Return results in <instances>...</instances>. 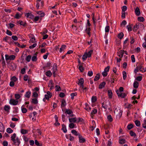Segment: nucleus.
Listing matches in <instances>:
<instances>
[{
  "label": "nucleus",
  "mask_w": 146,
  "mask_h": 146,
  "mask_svg": "<svg viewBox=\"0 0 146 146\" xmlns=\"http://www.w3.org/2000/svg\"><path fill=\"white\" fill-rule=\"evenodd\" d=\"M124 36L123 34V33L121 32L118 34V37L120 39H121L123 38Z\"/></svg>",
  "instance_id": "nucleus-27"
},
{
  "label": "nucleus",
  "mask_w": 146,
  "mask_h": 146,
  "mask_svg": "<svg viewBox=\"0 0 146 146\" xmlns=\"http://www.w3.org/2000/svg\"><path fill=\"white\" fill-rule=\"evenodd\" d=\"M139 70L142 72L144 71L143 69L142 68V67L141 66L137 67L135 69L134 72L135 73H136Z\"/></svg>",
  "instance_id": "nucleus-3"
},
{
  "label": "nucleus",
  "mask_w": 146,
  "mask_h": 146,
  "mask_svg": "<svg viewBox=\"0 0 146 146\" xmlns=\"http://www.w3.org/2000/svg\"><path fill=\"white\" fill-rule=\"evenodd\" d=\"M48 86L50 87V90H51L54 88V85L53 82L52 80H50L49 81Z\"/></svg>",
  "instance_id": "nucleus-6"
},
{
  "label": "nucleus",
  "mask_w": 146,
  "mask_h": 146,
  "mask_svg": "<svg viewBox=\"0 0 146 146\" xmlns=\"http://www.w3.org/2000/svg\"><path fill=\"white\" fill-rule=\"evenodd\" d=\"M31 95V92L30 91H28L26 93L25 95V96L27 98H29Z\"/></svg>",
  "instance_id": "nucleus-14"
},
{
  "label": "nucleus",
  "mask_w": 146,
  "mask_h": 146,
  "mask_svg": "<svg viewBox=\"0 0 146 146\" xmlns=\"http://www.w3.org/2000/svg\"><path fill=\"white\" fill-rule=\"evenodd\" d=\"M123 80H125L126 77V72L125 71H124L123 72Z\"/></svg>",
  "instance_id": "nucleus-40"
},
{
  "label": "nucleus",
  "mask_w": 146,
  "mask_h": 146,
  "mask_svg": "<svg viewBox=\"0 0 146 146\" xmlns=\"http://www.w3.org/2000/svg\"><path fill=\"white\" fill-rule=\"evenodd\" d=\"M16 136V135L15 133L13 134L12 135L11 137V139L12 141H14L15 139V138Z\"/></svg>",
  "instance_id": "nucleus-29"
},
{
  "label": "nucleus",
  "mask_w": 146,
  "mask_h": 146,
  "mask_svg": "<svg viewBox=\"0 0 146 146\" xmlns=\"http://www.w3.org/2000/svg\"><path fill=\"white\" fill-rule=\"evenodd\" d=\"M18 103V101L17 100H14L13 99H11L9 101V103L10 104L16 105Z\"/></svg>",
  "instance_id": "nucleus-2"
},
{
  "label": "nucleus",
  "mask_w": 146,
  "mask_h": 146,
  "mask_svg": "<svg viewBox=\"0 0 146 146\" xmlns=\"http://www.w3.org/2000/svg\"><path fill=\"white\" fill-rule=\"evenodd\" d=\"M66 105V102L65 100H62V101L61 104V107H63L65 106Z\"/></svg>",
  "instance_id": "nucleus-21"
},
{
  "label": "nucleus",
  "mask_w": 146,
  "mask_h": 146,
  "mask_svg": "<svg viewBox=\"0 0 146 146\" xmlns=\"http://www.w3.org/2000/svg\"><path fill=\"white\" fill-rule=\"evenodd\" d=\"M69 122L70 123L74 122L76 123L77 121V118L76 117H73L70 118L69 119Z\"/></svg>",
  "instance_id": "nucleus-8"
},
{
  "label": "nucleus",
  "mask_w": 146,
  "mask_h": 146,
  "mask_svg": "<svg viewBox=\"0 0 146 146\" xmlns=\"http://www.w3.org/2000/svg\"><path fill=\"white\" fill-rule=\"evenodd\" d=\"M126 142V141L124 139H121L120 137H119V143L121 144L125 143Z\"/></svg>",
  "instance_id": "nucleus-15"
},
{
  "label": "nucleus",
  "mask_w": 146,
  "mask_h": 146,
  "mask_svg": "<svg viewBox=\"0 0 146 146\" xmlns=\"http://www.w3.org/2000/svg\"><path fill=\"white\" fill-rule=\"evenodd\" d=\"M131 59L132 62H135V58L134 56L133 55H132L131 56Z\"/></svg>",
  "instance_id": "nucleus-54"
},
{
  "label": "nucleus",
  "mask_w": 146,
  "mask_h": 146,
  "mask_svg": "<svg viewBox=\"0 0 146 146\" xmlns=\"http://www.w3.org/2000/svg\"><path fill=\"white\" fill-rule=\"evenodd\" d=\"M129 133L130 135L132 136H135L136 135L135 133L132 131H130Z\"/></svg>",
  "instance_id": "nucleus-48"
},
{
  "label": "nucleus",
  "mask_w": 146,
  "mask_h": 146,
  "mask_svg": "<svg viewBox=\"0 0 146 146\" xmlns=\"http://www.w3.org/2000/svg\"><path fill=\"white\" fill-rule=\"evenodd\" d=\"M13 141L14 142V144L16 146H19L21 143L20 139L18 137H17L16 139Z\"/></svg>",
  "instance_id": "nucleus-1"
},
{
  "label": "nucleus",
  "mask_w": 146,
  "mask_h": 146,
  "mask_svg": "<svg viewBox=\"0 0 146 146\" xmlns=\"http://www.w3.org/2000/svg\"><path fill=\"white\" fill-rule=\"evenodd\" d=\"M106 84V83L105 82H103L101 83L99 85V88L100 89L102 88H103L104 87Z\"/></svg>",
  "instance_id": "nucleus-9"
},
{
  "label": "nucleus",
  "mask_w": 146,
  "mask_h": 146,
  "mask_svg": "<svg viewBox=\"0 0 146 146\" xmlns=\"http://www.w3.org/2000/svg\"><path fill=\"white\" fill-rule=\"evenodd\" d=\"M79 142L80 143H83L86 142L85 139L81 135H79L78 137Z\"/></svg>",
  "instance_id": "nucleus-5"
},
{
  "label": "nucleus",
  "mask_w": 146,
  "mask_h": 146,
  "mask_svg": "<svg viewBox=\"0 0 146 146\" xmlns=\"http://www.w3.org/2000/svg\"><path fill=\"white\" fill-rule=\"evenodd\" d=\"M17 79L16 78L15 76H13L11 79V80L13 82H15L17 81Z\"/></svg>",
  "instance_id": "nucleus-59"
},
{
  "label": "nucleus",
  "mask_w": 146,
  "mask_h": 146,
  "mask_svg": "<svg viewBox=\"0 0 146 146\" xmlns=\"http://www.w3.org/2000/svg\"><path fill=\"white\" fill-rule=\"evenodd\" d=\"M35 37L31 38L29 41V42L33 43L35 42Z\"/></svg>",
  "instance_id": "nucleus-49"
},
{
  "label": "nucleus",
  "mask_w": 146,
  "mask_h": 146,
  "mask_svg": "<svg viewBox=\"0 0 146 146\" xmlns=\"http://www.w3.org/2000/svg\"><path fill=\"white\" fill-rule=\"evenodd\" d=\"M108 94L109 96V97L110 98H111L112 97V92L111 90H109L108 91Z\"/></svg>",
  "instance_id": "nucleus-24"
},
{
  "label": "nucleus",
  "mask_w": 146,
  "mask_h": 146,
  "mask_svg": "<svg viewBox=\"0 0 146 146\" xmlns=\"http://www.w3.org/2000/svg\"><path fill=\"white\" fill-rule=\"evenodd\" d=\"M142 79V77L141 76H139L137 77L136 79L138 81H141Z\"/></svg>",
  "instance_id": "nucleus-62"
},
{
  "label": "nucleus",
  "mask_w": 146,
  "mask_h": 146,
  "mask_svg": "<svg viewBox=\"0 0 146 146\" xmlns=\"http://www.w3.org/2000/svg\"><path fill=\"white\" fill-rule=\"evenodd\" d=\"M56 88V91H60L61 90L60 87L58 85H56L55 86Z\"/></svg>",
  "instance_id": "nucleus-37"
},
{
  "label": "nucleus",
  "mask_w": 146,
  "mask_h": 146,
  "mask_svg": "<svg viewBox=\"0 0 146 146\" xmlns=\"http://www.w3.org/2000/svg\"><path fill=\"white\" fill-rule=\"evenodd\" d=\"M124 52L125 51L124 50H121L117 52V54L120 58H122L123 56Z\"/></svg>",
  "instance_id": "nucleus-4"
},
{
  "label": "nucleus",
  "mask_w": 146,
  "mask_h": 146,
  "mask_svg": "<svg viewBox=\"0 0 146 146\" xmlns=\"http://www.w3.org/2000/svg\"><path fill=\"white\" fill-rule=\"evenodd\" d=\"M21 132L22 134H25L28 133V131L26 129H22L21 130Z\"/></svg>",
  "instance_id": "nucleus-25"
},
{
  "label": "nucleus",
  "mask_w": 146,
  "mask_h": 146,
  "mask_svg": "<svg viewBox=\"0 0 146 146\" xmlns=\"http://www.w3.org/2000/svg\"><path fill=\"white\" fill-rule=\"evenodd\" d=\"M108 119L109 121L110 122H111L113 121V119L111 115H109L108 116Z\"/></svg>",
  "instance_id": "nucleus-50"
},
{
  "label": "nucleus",
  "mask_w": 146,
  "mask_h": 146,
  "mask_svg": "<svg viewBox=\"0 0 146 146\" xmlns=\"http://www.w3.org/2000/svg\"><path fill=\"white\" fill-rule=\"evenodd\" d=\"M93 74V72L92 71H90L88 72V75L89 76H91Z\"/></svg>",
  "instance_id": "nucleus-53"
},
{
  "label": "nucleus",
  "mask_w": 146,
  "mask_h": 146,
  "mask_svg": "<svg viewBox=\"0 0 146 146\" xmlns=\"http://www.w3.org/2000/svg\"><path fill=\"white\" fill-rule=\"evenodd\" d=\"M97 100V98L96 96H93L92 98V102H95Z\"/></svg>",
  "instance_id": "nucleus-38"
},
{
  "label": "nucleus",
  "mask_w": 146,
  "mask_h": 146,
  "mask_svg": "<svg viewBox=\"0 0 146 146\" xmlns=\"http://www.w3.org/2000/svg\"><path fill=\"white\" fill-rule=\"evenodd\" d=\"M37 60L36 56H33L32 58V60L33 61H36Z\"/></svg>",
  "instance_id": "nucleus-47"
},
{
  "label": "nucleus",
  "mask_w": 146,
  "mask_h": 146,
  "mask_svg": "<svg viewBox=\"0 0 146 146\" xmlns=\"http://www.w3.org/2000/svg\"><path fill=\"white\" fill-rule=\"evenodd\" d=\"M71 133L74 135L76 136H78L80 135L79 133H78L76 130L73 129L71 131Z\"/></svg>",
  "instance_id": "nucleus-10"
},
{
  "label": "nucleus",
  "mask_w": 146,
  "mask_h": 146,
  "mask_svg": "<svg viewBox=\"0 0 146 146\" xmlns=\"http://www.w3.org/2000/svg\"><path fill=\"white\" fill-rule=\"evenodd\" d=\"M45 74L46 76L50 77L52 75V73L50 71H48L46 72Z\"/></svg>",
  "instance_id": "nucleus-32"
},
{
  "label": "nucleus",
  "mask_w": 146,
  "mask_h": 146,
  "mask_svg": "<svg viewBox=\"0 0 146 146\" xmlns=\"http://www.w3.org/2000/svg\"><path fill=\"white\" fill-rule=\"evenodd\" d=\"M105 32H106L108 33L109 32V27L108 26H107L105 28Z\"/></svg>",
  "instance_id": "nucleus-61"
},
{
  "label": "nucleus",
  "mask_w": 146,
  "mask_h": 146,
  "mask_svg": "<svg viewBox=\"0 0 146 146\" xmlns=\"http://www.w3.org/2000/svg\"><path fill=\"white\" fill-rule=\"evenodd\" d=\"M3 146H7L8 144V142L6 141H4L3 142Z\"/></svg>",
  "instance_id": "nucleus-64"
},
{
  "label": "nucleus",
  "mask_w": 146,
  "mask_h": 146,
  "mask_svg": "<svg viewBox=\"0 0 146 146\" xmlns=\"http://www.w3.org/2000/svg\"><path fill=\"white\" fill-rule=\"evenodd\" d=\"M25 16L27 18H29L31 19H33L34 17L33 15L29 13H27L25 15Z\"/></svg>",
  "instance_id": "nucleus-12"
},
{
  "label": "nucleus",
  "mask_w": 146,
  "mask_h": 146,
  "mask_svg": "<svg viewBox=\"0 0 146 146\" xmlns=\"http://www.w3.org/2000/svg\"><path fill=\"white\" fill-rule=\"evenodd\" d=\"M12 38L15 40H18V37L15 36H12Z\"/></svg>",
  "instance_id": "nucleus-63"
},
{
  "label": "nucleus",
  "mask_w": 146,
  "mask_h": 146,
  "mask_svg": "<svg viewBox=\"0 0 146 146\" xmlns=\"http://www.w3.org/2000/svg\"><path fill=\"white\" fill-rule=\"evenodd\" d=\"M93 52V50H90L88 52H87V54L88 55V57H91V54Z\"/></svg>",
  "instance_id": "nucleus-28"
},
{
  "label": "nucleus",
  "mask_w": 146,
  "mask_h": 146,
  "mask_svg": "<svg viewBox=\"0 0 146 146\" xmlns=\"http://www.w3.org/2000/svg\"><path fill=\"white\" fill-rule=\"evenodd\" d=\"M136 125L137 126H139L140 125V122L139 121L136 120L135 121Z\"/></svg>",
  "instance_id": "nucleus-36"
},
{
  "label": "nucleus",
  "mask_w": 146,
  "mask_h": 146,
  "mask_svg": "<svg viewBox=\"0 0 146 146\" xmlns=\"http://www.w3.org/2000/svg\"><path fill=\"white\" fill-rule=\"evenodd\" d=\"M9 58L10 60H14L15 58V56L14 55H11L9 56Z\"/></svg>",
  "instance_id": "nucleus-44"
},
{
  "label": "nucleus",
  "mask_w": 146,
  "mask_h": 146,
  "mask_svg": "<svg viewBox=\"0 0 146 146\" xmlns=\"http://www.w3.org/2000/svg\"><path fill=\"white\" fill-rule=\"evenodd\" d=\"M36 46V43H34L33 44L30 46H29V48L30 49L33 48H34Z\"/></svg>",
  "instance_id": "nucleus-55"
},
{
  "label": "nucleus",
  "mask_w": 146,
  "mask_h": 146,
  "mask_svg": "<svg viewBox=\"0 0 146 146\" xmlns=\"http://www.w3.org/2000/svg\"><path fill=\"white\" fill-rule=\"evenodd\" d=\"M79 81L78 82V84H84V80L83 78H81L80 79H79Z\"/></svg>",
  "instance_id": "nucleus-30"
},
{
  "label": "nucleus",
  "mask_w": 146,
  "mask_h": 146,
  "mask_svg": "<svg viewBox=\"0 0 146 146\" xmlns=\"http://www.w3.org/2000/svg\"><path fill=\"white\" fill-rule=\"evenodd\" d=\"M79 69L80 70V72H83L84 70V68L82 65H80L79 66Z\"/></svg>",
  "instance_id": "nucleus-58"
},
{
  "label": "nucleus",
  "mask_w": 146,
  "mask_h": 146,
  "mask_svg": "<svg viewBox=\"0 0 146 146\" xmlns=\"http://www.w3.org/2000/svg\"><path fill=\"white\" fill-rule=\"evenodd\" d=\"M77 95V94L76 92L72 93L71 94V99H73L74 98V97L75 96H76Z\"/></svg>",
  "instance_id": "nucleus-41"
},
{
  "label": "nucleus",
  "mask_w": 146,
  "mask_h": 146,
  "mask_svg": "<svg viewBox=\"0 0 146 146\" xmlns=\"http://www.w3.org/2000/svg\"><path fill=\"white\" fill-rule=\"evenodd\" d=\"M21 17V15H20L18 13H17L15 16V18L17 19H19Z\"/></svg>",
  "instance_id": "nucleus-46"
},
{
  "label": "nucleus",
  "mask_w": 146,
  "mask_h": 146,
  "mask_svg": "<svg viewBox=\"0 0 146 146\" xmlns=\"http://www.w3.org/2000/svg\"><path fill=\"white\" fill-rule=\"evenodd\" d=\"M135 12L136 15L137 16H139L140 15V9L139 8H138V7L136 8L135 10Z\"/></svg>",
  "instance_id": "nucleus-13"
},
{
  "label": "nucleus",
  "mask_w": 146,
  "mask_h": 146,
  "mask_svg": "<svg viewBox=\"0 0 146 146\" xmlns=\"http://www.w3.org/2000/svg\"><path fill=\"white\" fill-rule=\"evenodd\" d=\"M139 83L137 81H135L133 83V87L135 88H137L139 86Z\"/></svg>",
  "instance_id": "nucleus-17"
},
{
  "label": "nucleus",
  "mask_w": 146,
  "mask_h": 146,
  "mask_svg": "<svg viewBox=\"0 0 146 146\" xmlns=\"http://www.w3.org/2000/svg\"><path fill=\"white\" fill-rule=\"evenodd\" d=\"M127 9V7L126 6H123L122 7V11L123 12H124L126 11Z\"/></svg>",
  "instance_id": "nucleus-60"
},
{
  "label": "nucleus",
  "mask_w": 146,
  "mask_h": 146,
  "mask_svg": "<svg viewBox=\"0 0 146 146\" xmlns=\"http://www.w3.org/2000/svg\"><path fill=\"white\" fill-rule=\"evenodd\" d=\"M127 22L125 20H123L122 21V22L121 24V26L123 25L124 26V27L125 26V25L126 24Z\"/></svg>",
  "instance_id": "nucleus-56"
},
{
  "label": "nucleus",
  "mask_w": 146,
  "mask_h": 146,
  "mask_svg": "<svg viewBox=\"0 0 146 146\" xmlns=\"http://www.w3.org/2000/svg\"><path fill=\"white\" fill-rule=\"evenodd\" d=\"M53 71H52V73L54 74H55V72L57 70V64L56 63H54V64L53 65Z\"/></svg>",
  "instance_id": "nucleus-7"
},
{
  "label": "nucleus",
  "mask_w": 146,
  "mask_h": 146,
  "mask_svg": "<svg viewBox=\"0 0 146 146\" xmlns=\"http://www.w3.org/2000/svg\"><path fill=\"white\" fill-rule=\"evenodd\" d=\"M97 112V110L96 109H94V110H93L91 112V116L92 117V115L96 113Z\"/></svg>",
  "instance_id": "nucleus-45"
},
{
  "label": "nucleus",
  "mask_w": 146,
  "mask_h": 146,
  "mask_svg": "<svg viewBox=\"0 0 146 146\" xmlns=\"http://www.w3.org/2000/svg\"><path fill=\"white\" fill-rule=\"evenodd\" d=\"M88 57L87 54V52H86L84 53V54L82 56V59L83 60V61H85L86 60L87 58Z\"/></svg>",
  "instance_id": "nucleus-19"
},
{
  "label": "nucleus",
  "mask_w": 146,
  "mask_h": 146,
  "mask_svg": "<svg viewBox=\"0 0 146 146\" xmlns=\"http://www.w3.org/2000/svg\"><path fill=\"white\" fill-rule=\"evenodd\" d=\"M31 102L35 104H38V101L36 98L33 99Z\"/></svg>",
  "instance_id": "nucleus-20"
},
{
  "label": "nucleus",
  "mask_w": 146,
  "mask_h": 146,
  "mask_svg": "<svg viewBox=\"0 0 146 146\" xmlns=\"http://www.w3.org/2000/svg\"><path fill=\"white\" fill-rule=\"evenodd\" d=\"M69 127L73 129L74 127V124L73 123H71L69 124Z\"/></svg>",
  "instance_id": "nucleus-52"
},
{
  "label": "nucleus",
  "mask_w": 146,
  "mask_h": 146,
  "mask_svg": "<svg viewBox=\"0 0 146 146\" xmlns=\"http://www.w3.org/2000/svg\"><path fill=\"white\" fill-rule=\"evenodd\" d=\"M116 92L118 97H120V96H121V92L118 90H117L116 91Z\"/></svg>",
  "instance_id": "nucleus-57"
},
{
  "label": "nucleus",
  "mask_w": 146,
  "mask_h": 146,
  "mask_svg": "<svg viewBox=\"0 0 146 146\" xmlns=\"http://www.w3.org/2000/svg\"><path fill=\"white\" fill-rule=\"evenodd\" d=\"M66 46L65 45H62L61 47L60 48V52H61L64 49H65L66 48Z\"/></svg>",
  "instance_id": "nucleus-31"
},
{
  "label": "nucleus",
  "mask_w": 146,
  "mask_h": 146,
  "mask_svg": "<svg viewBox=\"0 0 146 146\" xmlns=\"http://www.w3.org/2000/svg\"><path fill=\"white\" fill-rule=\"evenodd\" d=\"M142 126L143 128L146 129V120H144V123L142 124Z\"/></svg>",
  "instance_id": "nucleus-51"
},
{
  "label": "nucleus",
  "mask_w": 146,
  "mask_h": 146,
  "mask_svg": "<svg viewBox=\"0 0 146 146\" xmlns=\"http://www.w3.org/2000/svg\"><path fill=\"white\" fill-rule=\"evenodd\" d=\"M145 19L143 17H139L138 18V20L140 22H143L144 21Z\"/></svg>",
  "instance_id": "nucleus-33"
},
{
  "label": "nucleus",
  "mask_w": 146,
  "mask_h": 146,
  "mask_svg": "<svg viewBox=\"0 0 146 146\" xmlns=\"http://www.w3.org/2000/svg\"><path fill=\"white\" fill-rule=\"evenodd\" d=\"M21 110L22 112L23 113H26L27 111V109L26 108H24L22 107Z\"/></svg>",
  "instance_id": "nucleus-43"
},
{
  "label": "nucleus",
  "mask_w": 146,
  "mask_h": 146,
  "mask_svg": "<svg viewBox=\"0 0 146 146\" xmlns=\"http://www.w3.org/2000/svg\"><path fill=\"white\" fill-rule=\"evenodd\" d=\"M102 107L105 109H107L108 108L110 109V107L108 108L109 106H107V105L104 102L102 104Z\"/></svg>",
  "instance_id": "nucleus-22"
},
{
  "label": "nucleus",
  "mask_w": 146,
  "mask_h": 146,
  "mask_svg": "<svg viewBox=\"0 0 146 146\" xmlns=\"http://www.w3.org/2000/svg\"><path fill=\"white\" fill-rule=\"evenodd\" d=\"M7 132L9 133H11L13 132V130H12L11 128H8L7 129Z\"/></svg>",
  "instance_id": "nucleus-34"
},
{
  "label": "nucleus",
  "mask_w": 146,
  "mask_h": 146,
  "mask_svg": "<svg viewBox=\"0 0 146 146\" xmlns=\"http://www.w3.org/2000/svg\"><path fill=\"white\" fill-rule=\"evenodd\" d=\"M65 113H66L68 114H71L72 113V111L70 110L66 109Z\"/></svg>",
  "instance_id": "nucleus-23"
},
{
  "label": "nucleus",
  "mask_w": 146,
  "mask_h": 146,
  "mask_svg": "<svg viewBox=\"0 0 146 146\" xmlns=\"http://www.w3.org/2000/svg\"><path fill=\"white\" fill-rule=\"evenodd\" d=\"M10 109V107L8 105L5 106L4 107V110L5 111L9 112Z\"/></svg>",
  "instance_id": "nucleus-26"
},
{
  "label": "nucleus",
  "mask_w": 146,
  "mask_h": 146,
  "mask_svg": "<svg viewBox=\"0 0 146 146\" xmlns=\"http://www.w3.org/2000/svg\"><path fill=\"white\" fill-rule=\"evenodd\" d=\"M31 58V56L30 55H28L26 58V60L27 62H29Z\"/></svg>",
  "instance_id": "nucleus-35"
},
{
  "label": "nucleus",
  "mask_w": 146,
  "mask_h": 146,
  "mask_svg": "<svg viewBox=\"0 0 146 146\" xmlns=\"http://www.w3.org/2000/svg\"><path fill=\"white\" fill-rule=\"evenodd\" d=\"M62 130L63 131V132L66 133L67 131V130L66 129V125L64 124H62Z\"/></svg>",
  "instance_id": "nucleus-16"
},
{
  "label": "nucleus",
  "mask_w": 146,
  "mask_h": 146,
  "mask_svg": "<svg viewBox=\"0 0 146 146\" xmlns=\"http://www.w3.org/2000/svg\"><path fill=\"white\" fill-rule=\"evenodd\" d=\"M100 74H97L94 78V81H96L99 79L100 78Z\"/></svg>",
  "instance_id": "nucleus-18"
},
{
  "label": "nucleus",
  "mask_w": 146,
  "mask_h": 146,
  "mask_svg": "<svg viewBox=\"0 0 146 146\" xmlns=\"http://www.w3.org/2000/svg\"><path fill=\"white\" fill-rule=\"evenodd\" d=\"M1 124L0 125V131L1 132L3 130L4 127L3 123H1Z\"/></svg>",
  "instance_id": "nucleus-39"
},
{
  "label": "nucleus",
  "mask_w": 146,
  "mask_h": 146,
  "mask_svg": "<svg viewBox=\"0 0 146 146\" xmlns=\"http://www.w3.org/2000/svg\"><path fill=\"white\" fill-rule=\"evenodd\" d=\"M133 127V125L132 124H129L127 126V128L128 129L130 130Z\"/></svg>",
  "instance_id": "nucleus-42"
},
{
  "label": "nucleus",
  "mask_w": 146,
  "mask_h": 146,
  "mask_svg": "<svg viewBox=\"0 0 146 146\" xmlns=\"http://www.w3.org/2000/svg\"><path fill=\"white\" fill-rule=\"evenodd\" d=\"M139 24H137L134 26L133 30V31H136L137 29L139 28Z\"/></svg>",
  "instance_id": "nucleus-11"
}]
</instances>
